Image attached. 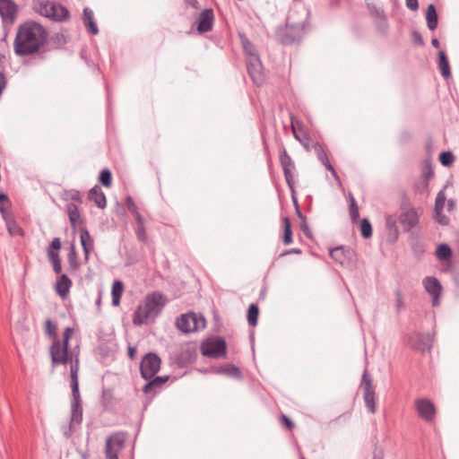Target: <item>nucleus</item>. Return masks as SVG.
<instances>
[{
    "mask_svg": "<svg viewBox=\"0 0 459 459\" xmlns=\"http://www.w3.org/2000/svg\"><path fill=\"white\" fill-rule=\"evenodd\" d=\"M45 330L46 333L52 338H56V326L53 324L50 318H48L45 322Z\"/></svg>",
    "mask_w": 459,
    "mask_h": 459,
    "instance_id": "nucleus-52",
    "label": "nucleus"
},
{
    "mask_svg": "<svg viewBox=\"0 0 459 459\" xmlns=\"http://www.w3.org/2000/svg\"><path fill=\"white\" fill-rule=\"evenodd\" d=\"M201 351L205 357L218 359L226 355L227 344L221 336L208 338L202 342Z\"/></svg>",
    "mask_w": 459,
    "mask_h": 459,
    "instance_id": "nucleus-8",
    "label": "nucleus"
},
{
    "mask_svg": "<svg viewBox=\"0 0 459 459\" xmlns=\"http://www.w3.org/2000/svg\"><path fill=\"white\" fill-rule=\"evenodd\" d=\"M88 198L100 209H104L107 206L106 195L98 185L90 189Z\"/></svg>",
    "mask_w": 459,
    "mask_h": 459,
    "instance_id": "nucleus-27",
    "label": "nucleus"
},
{
    "mask_svg": "<svg viewBox=\"0 0 459 459\" xmlns=\"http://www.w3.org/2000/svg\"><path fill=\"white\" fill-rule=\"evenodd\" d=\"M68 271L70 273H74L80 269V263L78 261L77 252L74 244L71 245L67 254Z\"/></svg>",
    "mask_w": 459,
    "mask_h": 459,
    "instance_id": "nucleus-30",
    "label": "nucleus"
},
{
    "mask_svg": "<svg viewBox=\"0 0 459 459\" xmlns=\"http://www.w3.org/2000/svg\"><path fill=\"white\" fill-rule=\"evenodd\" d=\"M446 197L445 191L440 190L437 193V195L436 196V200H435L434 212L436 214H439L440 212H443L445 204H446Z\"/></svg>",
    "mask_w": 459,
    "mask_h": 459,
    "instance_id": "nucleus-45",
    "label": "nucleus"
},
{
    "mask_svg": "<svg viewBox=\"0 0 459 459\" xmlns=\"http://www.w3.org/2000/svg\"><path fill=\"white\" fill-rule=\"evenodd\" d=\"M135 235L139 242H141L143 245H148L149 238L148 234L146 231L145 224H140L136 225L135 229Z\"/></svg>",
    "mask_w": 459,
    "mask_h": 459,
    "instance_id": "nucleus-44",
    "label": "nucleus"
},
{
    "mask_svg": "<svg viewBox=\"0 0 459 459\" xmlns=\"http://www.w3.org/2000/svg\"><path fill=\"white\" fill-rule=\"evenodd\" d=\"M281 222L283 227V236H282V242L284 245H290L292 243V230H291V223L287 216L281 217Z\"/></svg>",
    "mask_w": 459,
    "mask_h": 459,
    "instance_id": "nucleus-33",
    "label": "nucleus"
},
{
    "mask_svg": "<svg viewBox=\"0 0 459 459\" xmlns=\"http://www.w3.org/2000/svg\"><path fill=\"white\" fill-rule=\"evenodd\" d=\"M370 13L376 17L383 18L385 20L384 11L377 8L376 6L369 7Z\"/></svg>",
    "mask_w": 459,
    "mask_h": 459,
    "instance_id": "nucleus-62",
    "label": "nucleus"
},
{
    "mask_svg": "<svg viewBox=\"0 0 459 459\" xmlns=\"http://www.w3.org/2000/svg\"><path fill=\"white\" fill-rule=\"evenodd\" d=\"M348 202H349V213L351 217V221L355 223L358 221L359 218V211L357 202L351 193L348 195Z\"/></svg>",
    "mask_w": 459,
    "mask_h": 459,
    "instance_id": "nucleus-37",
    "label": "nucleus"
},
{
    "mask_svg": "<svg viewBox=\"0 0 459 459\" xmlns=\"http://www.w3.org/2000/svg\"><path fill=\"white\" fill-rule=\"evenodd\" d=\"M434 176V171L430 162H426L422 169V177L425 181V186H428L429 179Z\"/></svg>",
    "mask_w": 459,
    "mask_h": 459,
    "instance_id": "nucleus-50",
    "label": "nucleus"
},
{
    "mask_svg": "<svg viewBox=\"0 0 459 459\" xmlns=\"http://www.w3.org/2000/svg\"><path fill=\"white\" fill-rule=\"evenodd\" d=\"M177 327L183 333L202 330L206 325V320L201 314L190 312L177 318Z\"/></svg>",
    "mask_w": 459,
    "mask_h": 459,
    "instance_id": "nucleus-7",
    "label": "nucleus"
},
{
    "mask_svg": "<svg viewBox=\"0 0 459 459\" xmlns=\"http://www.w3.org/2000/svg\"><path fill=\"white\" fill-rule=\"evenodd\" d=\"M352 251L351 249H345L343 246H339L334 248H331L329 251L330 256L338 264L343 265L350 261Z\"/></svg>",
    "mask_w": 459,
    "mask_h": 459,
    "instance_id": "nucleus-23",
    "label": "nucleus"
},
{
    "mask_svg": "<svg viewBox=\"0 0 459 459\" xmlns=\"http://www.w3.org/2000/svg\"><path fill=\"white\" fill-rule=\"evenodd\" d=\"M395 297H396V311L400 312V310L404 307L403 294L400 290H396Z\"/></svg>",
    "mask_w": 459,
    "mask_h": 459,
    "instance_id": "nucleus-58",
    "label": "nucleus"
},
{
    "mask_svg": "<svg viewBox=\"0 0 459 459\" xmlns=\"http://www.w3.org/2000/svg\"><path fill=\"white\" fill-rule=\"evenodd\" d=\"M78 371H79V362H78V359H76L74 364H71V367H70L71 389H72L71 417H70L71 425L73 423L81 424L82 421V399H81L80 391H79Z\"/></svg>",
    "mask_w": 459,
    "mask_h": 459,
    "instance_id": "nucleus-5",
    "label": "nucleus"
},
{
    "mask_svg": "<svg viewBox=\"0 0 459 459\" xmlns=\"http://www.w3.org/2000/svg\"><path fill=\"white\" fill-rule=\"evenodd\" d=\"M134 218L135 220L136 225L144 224V219L140 212L137 214H134Z\"/></svg>",
    "mask_w": 459,
    "mask_h": 459,
    "instance_id": "nucleus-64",
    "label": "nucleus"
},
{
    "mask_svg": "<svg viewBox=\"0 0 459 459\" xmlns=\"http://www.w3.org/2000/svg\"><path fill=\"white\" fill-rule=\"evenodd\" d=\"M438 67L440 73L445 79L451 77V69L447 56L444 50L438 51Z\"/></svg>",
    "mask_w": 459,
    "mask_h": 459,
    "instance_id": "nucleus-31",
    "label": "nucleus"
},
{
    "mask_svg": "<svg viewBox=\"0 0 459 459\" xmlns=\"http://www.w3.org/2000/svg\"><path fill=\"white\" fill-rule=\"evenodd\" d=\"M160 364L161 359L156 353L148 352L140 363L141 377L145 380L152 378L160 370Z\"/></svg>",
    "mask_w": 459,
    "mask_h": 459,
    "instance_id": "nucleus-10",
    "label": "nucleus"
},
{
    "mask_svg": "<svg viewBox=\"0 0 459 459\" xmlns=\"http://www.w3.org/2000/svg\"><path fill=\"white\" fill-rule=\"evenodd\" d=\"M439 161L444 167L451 166L455 161V156L452 152H442L439 155Z\"/></svg>",
    "mask_w": 459,
    "mask_h": 459,
    "instance_id": "nucleus-48",
    "label": "nucleus"
},
{
    "mask_svg": "<svg viewBox=\"0 0 459 459\" xmlns=\"http://www.w3.org/2000/svg\"><path fill=\"white\" fill-rule=\"evenodd\" d=\"M385 227L387 230V242L390 244H394L399 238V230L397 227V218L395 215L388 214L385 216Z\"/></svg>",
    "mask_w": 459,
    "mask_h": 459,
    "instance_id": "nucleus-20",
    "label": "nucleus"
},
{
    "mask_svg": "<svg viewBox=\"0 0 459 459\" xmlns=\"http://www.w3.org/2000/svg\"><path fill=\"white\" fill-rule=\"evenodd\" d=\"M196 352L189 347L181 348L176 356L178 364L186 367L195 360Z\"/></svg>",
    "mask_w": 459,
    "mask_h": 459,
    "instance_id": "nucleus-25",
    "label": "nucleus"
},
{
    "mask_svg": "<svg viewBox=\"0 0 459 459\" xmlns=\"http://www.w3.org/2000/svg\"><path fill=\"white\" fill-rule=\"evenodd\" d=\"M114 394L111 388H103L101 392L100 403L103 408L109 409L114 405Z\"/></svg>",
    "mask_w": 459,
    "mask_h": 459,
    "instance_id": "nucleus-38",
    "label": "nucleus"
},
{
    "mask_svg": "<svg viewBox=\"0 0 459 459\" xmlns=\"http://www.w3.org/2000/svg\"><path fill=\"white\" fill-rule=\"evenodd\" d=\"M61 248V240L59 238H55L47 248L48 257L53 266L55 273L61 274L62 263L59 255Z\"/></svg>",
    "mask_w": 459,
    "mask_h": 459,
    "instance_id": "nucleus-15",
    "label": "nucleus"
},
{
    "mask_svg": "<svg viewBox=\"0 0 459 459\" xmlns=\"http://www.w3.org/2000/svg\"><path fill=\"white\" fill-rule=\"evenodd\" d=\"M360 386L363 390V399L366 407L369 412L375 413L377 411L376 386L374 385L372 377L367 368L362 374Z\"/></svg>",
    "mask_w": 459,
    "mask_h": 459,
    "instance_id": "nucleus-9",
    "label": "nucleus"
},
{
    "mask_svg": "<svg viewBox=\"0 0 459 459\" xmlns=\"http://www.w3.org/2000/svg\"><path fill=\"white\" fill-rule=\"evenodd\" d=\"M218 372L227 375L229 377L237 378V379H239L242 377V373H241L240 369L237 366H235L234 364H231V363L226 364V365L221 367L218 369Z\"/></svg>",
    "mask_w": 459,
    "mask_h": 459,
    "instance_id": "nucleus-34",
    "label": "nucleus"
},
{
    "mask_svg": "<svg viewBox=\"0 0 459 459\" xmlns=\"http://www.w3.org/2000/svg\"><path fill=\"white\" fill-rule=\"evenodd\" d=\"M259 316V307L257 304L252 303L248 306L247 319L250 326L255 327L257 325Z\"/></svg>",
    "mask_w": 459,
    "mask_h": 459,
    "instance_id": "nucleus-36",
    "label": "nucleus"
},
{
    "mask_svg": "<svg viewBox=\"0 0 459 459\" xmlns=\"http://www.w3.org/2000/svg\"><path fill=\"white\" fill-rule=\"evenodd\" d=\"M452 249L451 247L445 243L439 244L436 250V256L437 259L441 261H448L452 257Z\"/></svg>",
    "mask_w": 459,
    "mask_h": 459,
    "instance_id": "nucleus-39",
    "label": "nucleus"
},
{
    "mask_svg": "<svg viewBox=\"0 0 459 459\" xmlns=\"http://www.w3.org/2000/svg\"><path fill=\"white\" fill-rule=\"evenodd\" d=\"M288 187L291 194V201L293 203L294 208L297 209V207H299V202H298V198L296 195L295 185H291V186H288Z\"/></svg>",
    "mask_w": 459,
    "mask_h": 459,
    "instance_id": "nucleus-60",
    "label": "nucleus"
},
{
    "mask_svg": "<svg viewBox=\"0 0 459 459\" xmlns=\"http://www.w3.org/2000/svg\"><path fill=\"white\" fill-rule=\"evenodd\" d=\"M6 226L8 232L11 236H21L24 235V230L21 226L17 224L15 221H7Z\"/></svg>",
    "mask_w": 459,
    "mask_h": 459,
    "instance_id": "nucleus-46",
    "label": "nucleus"
},
{
    "mask_svg": "<svg viewBox=\"0 0 459 459\" xmlns=\"http://www.w3.org/2000/svg\"><path fill=\"white\" fill-rule=\"evenodd\" d=\"M279 160L288 186L295 185L293 174L296 169L295 163L285 148L280 150Z\"/></svg>",
    "mask_w": 459,
    "mask_h": 459,
    "instance_id": "nucleus-13",
    "label": "nucleus"
},
{
    "mask_svg": "<svg viewBox=\"0 0 459 459\" xmlns=\"http://www.w3.org/2000/svg\"><path fill=\"white\" fill-rule=\"evenodd\" d=\"M66 212L68 213L69 221L73 229L83 223L79 207L74 203L66 204Z\"/></svg>",
    "mask_w": 459,
    "mask_h": 459,
    "instance_id": "nucleus-28",
    "label": "nucleus"
},
{
    "mask_svg": "<svg viewBox=\"0 0 459 459\" xmlns=\"http://www.w3.org/2000/svg\"><path fill=\"white\" fill-rule=\"evenodd\" d=\"M81 245L83 250V260L84 263H88L90 259L91 251L93 249L94 243L93 239L86 228L81 230Z\"/></svg>",
    "mask_w": 459,
    "mask_h": 459,
    "instance_id": "nucleus-22",
    "label": "nucleus"
},
{
    "mask_svg": "<svg viewBox=\"0 0 459 459\" xmlns=\"http://www.w3.org/2000/svg\"><path fill=\"white\" fill-rule=\"evenodd\" d=\"M299 229L307 238H312V231L308 226L307 218H302L299 221Z\"/></svg>",
    "mask_w": 459,
    "mask_h": 459,
    "instance_id": "nucleus-53",
    "label": "nucleus"
},
{
    "mask_svg": "<svg viewBox=\"0 0 459 459\" xmlns=\"http://www.w3.org/2000/svg\"><path fill=\"white\" fill-rule=\"evenodd\" d=\"M247 70L252 82L260 86L264 81L263 65L258 55H252L247 59Z\"/></svg>",
    "mask_w": 459,
    "mask_h": 459,
    "instance_id": "nucleus-12",
    "label": "nucleus"
},
{
    "mask_svg": "<svg viewBox=\"0 0 459 459\" xmlns=\"http://www.w3.org/2000/svg\"><path fill=\"white\" fill-rule=\"evenodd\" d=\"M301 253H302V250L300 248H290L289 250H285L282 253H281L280 256L282 257V256H285L288 255H292V254L300 255Z\"/></svg>",
    "mask_w": 459,
    "mask_h": 459,
    "instance_id": "nucleus-63",
    "label": "nucleus"
},
{
    "mask_svg": "<svg viewBox=\"0 0 459 459\" xmlns=\"http://www.w3.org/2000/svg\"><path fill=\"white\" fill-rule=\"evenodd\" d=\"M112 173L109 169H103L99 175L98 180L104 187H110L112 186Z\"/></svg>",
    "mask_w": 459,
    "mask_h": 459,
    "instance_id": "nucleus-41",
    "label": "nucleus"
},
{
    "mask_svg": "<svg viewBox=\"0 0 459 459\" xmlns=\"http://www.w3.org/2000/svg\"><path fill=\"white\" fill-rule=\"evenodd\" d=\"M169 376H154L152 378L147 380L148 382L143 387V392L145 394L155 395L163 388V385L169 380Z\"/></svg>",
    "mask_w": 459,
    "mask_h": 459,
    "instance_id": "nucleus-19",
    "label": "nucleus"
},
{
    "mask_svg": "<svg viewBox=\"0 0 459 459\" xmlns=\"http://www.w3.org/2000/svg\"><path fill=\"white\" fill-rule=\"evenodd\" d=\"M411 338H416L419 341V344L417 346L420 350H430L431 348V339L429 334H421V333H415Z\"/></svg>",
    "mask_w": 459,
    "mask_h": 459,
    "instance_id": "nucleus-43",
    "label": "nucleus"
},
{
    "mask_svg": "<svg viewBox=\"0 0 459 459\" xmlns=\"http://www.w3.org/2000/svg\"><path fill=\"white\" fill-rule=\"evenodd\" d=\"M72 285L73 281L66 274H60L56 280L55 290L62 299H65Z\"/></svg>",
    "mask_w": 459,
    "mask_h": 459,
    "instance_id": "nucleus-24",
    "label": "nucleus"
},
{
    "mask_svg": "<svg viewBox=\"0 0 459 459\" xmlns=\"http://www.w3.org/2000/svg\"><path fill=\"white\" fill-rule=\"evenodd\" d=\"M126 435L122 432H116L108 436L105 444L106 459H119L118 454L125 446Z\"/></svg>",
    "mask_w": 459,
    "mask_h": 459,
    "instance_id": "nucleus-11",
    "label": "nucleus"
},
{
    "mask_svg": "<svg viewBox=\"0 0 459 459\" xmlns=\"http://www.w3.org/2000/svg\"><path fill=\"white\" fill-rule=\"evenodd\" d=\"M411 41L416 46H424L425 42L421 34L418 30H413L411 34Z\"/></svg>",
    "mask_w": 459,
    "mask_h": 459,
    "instance_id": "nucleus-55",
    "label": "nucleus"
},
{
    "mask_svg": "<svg viewBox=\"0 0 459 459\" xmlns=\"http://www.w3.org/2000/svg\"><path fill=\"white\" fill-rule=\"evenodd\" d=\"M6 204H10L8 195L6 194L0 193V212L3 215H4Z\"/></svg>",
    "mask_w": 459,
    "mask_h": 459,
    "instance_id": "nucleus-57",
    "label": "nucleus"
},
{
    "mask_svg": "<svg viewBox=\"0 0 459 459\" xmlns=\"http://www.w3.org/2000/svg\"><path fill=\"white\" fill-rule=\"evenodd\" d=\"M238 36L240 39L242 48L245 53L247 54V57L251 56L252 55H258L256 53L254 44L247 39L245 33H239Z\"/></svg>",
    "mask_w": 459,
    "mask_h": 459,
    "instance_id": "nucleus-40",
    "label": "nucleus"
},
{
    "mask_svg": "<svg viewBox=\"0 0 459 459\" xmlns=\"http://www.w3.org/2000/svg\"><path fill=\"white\" fill-rule=\"evenodd\" d=\"M415 409L419 417L427 422L432 421L436 417V407L428 398H420L415 400Z\"/></svg>",
    "mask_w": 459,
    "mask_h": 459,
    "instance_id": "nucleus-14",
    "label": "nucleus"
},
{
    "mask_svg": "<svg viewBox=\"0 0 459 459\" xmlns=\"http://www.w3.org/2000/svg\"><path fill=\"white\" fill-rule=\"evenodd\" d=\"M0 15L5 21L13 22L17 15V5L13 0H0Z\"/></svg>",
    "mask_w": 459,
    "mask_h": 459,
    "instance_id": "nucleus-21",
    "label": "nucleus"
},
{
    "mask_svg": "<svg viewBox=\"0 0 459 459\" xmlns=\"http://www.w3.org/2000/svg\"><path fill=\"white\" fill-rule=\"evenodd\" d=\"M124 290L123 282L120 281H115L112 285L111 295H112V305L117 307L120 304L121 296Z\"/></svg>",
    "mask_w": 459,
    "mask_h": 459,
    "instance_id": "nucleus-35",
    "label": "nucleus"
},
{
    "mask_svg": "<svg viewBox=\"0 0 459 459\" xmlns=\"http://www.w3.org/2000/svg\"><path fill=\"white\" fill-rule=\"evenodd\" d=\"M63 198L65 200H72V201L77 202L78 204L82 203V198L81 193L76 189L65 190L64 192Z\"/></svg>",
    "mask_w": 459,
    "mask_h": 459,
    "instance_id": "nucleus-49",
    "label": "nucleus"
},
{
    "mask_svg": "<svg viewBox=\"0 0 459 459\" xmlns=\"http://www.w3.org/2000/svg\"><path fill=\"white\" fill-rule=\"evenodd\" d=\"M48 32L40 23L26 21L19 25L13 41V51L18 56L39 53L48 44Z\"/></svg>",
    "mask_w": 459,
    "mask_h": 459,
    "instance_id": "nucleus-1",
    "label": "nucleus"
},
{
    "mask_svg": "<svg viewBox=\"0 0 459 459\" xmlns=\"http://www.w3.org/2000/svg\"><path fill=\"white\" fill-rule=\"evenodd\" d=\"M422 284L425 290L432 298V306L437 307L439 305V299L442 292V285L440 281L433 276H427L423 279Z\"/></svg>",
    "mask_w": 459,
    "mask_h": 459,
    "instance_id": "nucleus-16",
    "label": "nucleus"
},
{
    "mask_svg": "<svg viewBox=\"0 0 459 459\" xmlns=\"http://www.w3.org/2000/svg\"><path fill=\"white\" fill-rule=\"evenodd\" d=\"M426 21L428 28L430 30H434L437 29L438 23V17L436 6L433 4L428 5L426 13Z\"/></svg>",
    "mask_w": 459,
    "mask_h": 459,
    "instance_id": "nucleus-32",
    "label": "nucleus"
},
{
    "mask_svg": "<svg viewBox=\"0 0 459 459\" xmlns=\"http://www.w3.org/2000/svg\"><path fill=\"white\" fill-rule=\"evenodd\" d=\"M214 23V14L212 9H204L201 12L197 19V31L204 33L212 30Z\"/></svg>",
    "mask_w": 459,
    "mask_h": 459,
    "instance_id": "nucleus-18",
    "label": "nucleus"
},
{
    "mask_svg": "<svg viewBox=\"0 0 459 459\" xmlns=\"http://www.w3.org/2000/svg\"><path fill=\"white\" fill-rule=\"evenodd\" d=\"M37 11L42 16L59 22H65L70 17L67 8L55 1L42 0L39 4Z\"/></svg>",
    "mask_w": 459,
    "mask_h": 459,
    "instance_id": "nucleus-6",
    "label": "nucleus"
},
{
    "mask_svg": "<svg viewBox=\"0 0 459 459\" xmlns=\"http://www.w3.org/2000/svg\"><path fill=\"white\" fill-rule=\"evenodd\" d=\"M399 221L404 232H410L419 224V214L416 209L409 208L401 212Z\"/></svg>",
    "mask_w": 459,
    "mask_h": 459,
    "instance_id": "nucleus-17",
    "label": "nucleus"
},
{
    "mask_svg": "<svg viewBox=\"0 0 459 459\" xmlns=\"http://www.w3.org/2000/svg\"><path fill=\"white\" fill-rule=\"evenodd\" d=\"M167 304V298L160 291H153L145 296L143 304L139 305L133 315V323L135 325L147 324L154 320L163 310Z\"/></svg>",
    "mask_w": 459,
    "mask_h": 459,
    "instance_id": "nucleus-2",
    "label": "nucleus"
},
{
    "mask_svg": "<svg viewBox=\"0 0 459 459\" xmlns=\"http://www.w3.org/2000/svg\"><path fill=\"white\" fill-rule=\"evenodd\" d=\"M280 423L288 430H292L294 428L293 421L285 414L280 416Z\"/></svg>",
    "mask_w": 459,
    "mask_h": 459,
    "instance_id": "nucleus-56",
    "label": "nucleus"
},
{
    "mask_svg": "<svg viewBox=\"0 0 459 459\" xmlns=\"http://www.w3.org/2000/svg\"><path fill=\"white\" fill-rule=\"evenodd\" d=\"M290 125H291V128H292V132H293V134L295 136V138L299 141H301L299 137V134L297 133V129L299 128V130L301 129V126H302V123L296 119L295 117L293 115L290 116Z\"/></svg>",
    "mask_w": 459,
    "mask_h": 459,
    "instance_id": "nucleus-54",
    "label": "nucleus"
},
{
    "mask_svg": "<svg viewBox=\"0 0 459 459\" xmlns=\"http://www.w3.org/2000/svg\"><path fill=\"white\" fill-rule=\"evenodd\" d=\"M126 205L127 210L133 214V216L140 212L138 206L136 205L131 195H127L126 197Z\"/></svg>",
    "mask_w": 459,
    "mask_h": 459,
    "instance_id": "nucleus-51",
    "label": "nucleus"
},
{
    "mask_svg": "<svg viewBox=\"0 0 459 459\" xmlns=\"http://www.w3.org/2000/svg\"><path fill=\"white\" fill-rule=\"evenodd\" d=\"M74 333L72 327H66L63 333V340H54L50 346V356L53 366L65 365L68 362L74 364L73 354L69 351V340Z\"/></svg>",
    "mask_w": 459,
    "mask_h": 459,
    "instance_id": "nucleus-3",
    "label": "nucleus"
},
{
    "mask_svg": "<svg viewBox=\"0 0 459 459\" xmlns=\"http://www.w3.org/2000/svg\"><path fill=\"white\" fill-rule=\"evenodd\" d=\"M83 23L92 35L99 33V29L94 22L93 12L89 7L83 8Z\"/></svg>",
    "mask_w": 459,
    "mask_h": 459,
    "instance_id": "nucleus-29",
    "label": "nucleus"
},
{
    "mask_svg": "<svg viewBox=\"0 0 459 459\" xmlns=\"http://www.w3.org/2000/svg\"><path fill=\"white\" fill-rule=\"evenodd\" d=\"M405 4L411 11H417L419 9L418 0H405Z\"/></svg>",
    "mask_w": 459,
    "mask_h": 459,
    "instance_id": "nucleus-61",
    "label": "nucleus"
},
{
    "mask_svg": "<svg viewBox=\"0 0 459 459\" xmlns=\"http://www.w3.org/2000/svg\"><path fill=\"white\" fill-rule=\"evenodd\" d=\"M306 33V22H290L287 18L284 25H280L275 30V37L282 45H292L299 42Z\"/></svg>",
    "mask_w": 459,
    "mask_h": 459,
    "instance_id": "nucleus-4",
    "label": "nucleus"
},
{
    "mask_svg": "<svg viewBox=\"0 0 459 459\" xmlns=\"http://www.w3.org/2000/svg\"><path fill=\"white\" fill-rule=\"evenodd\" d=\"M314 150L316 152L318 160L322 162L325 169L329 170L336 179H339L338 174L335 171L333 165L331 164V162L329 161L327 153L325 151L323 145L320 144L319 143H316L314 144Z\"/></svg>",
    "mask_w": 459,
    "mask_h": 459,
    "instance_id": "nucleus-26",
    "label": "nucleus"
},
{
    "mask_svg": "<svg viewBox=\"0 0 459 459\" xmlns=\"http://www.w3.org/2000/svg\"><path fill=\"white\" fill-rule=\"evenodd\" d=\"M5 56L0 53V96L7 85V78L5 75Z\"/></svg>",
    "mask_w": 459,
    "mask_h": 459,
    "instance_id": "nucleus-42",
    "label": "nucleus"
},
{
    "mask_svg": "<svg viewBox=\"0 0 459 459\" xmlns=\"http://www.w3.org/2000/svg\"><path fill=\"white\" fill-rule=\"evenodd\" d=\"M435 219L436 221L441 224V225H447L449 223V218L447 216H446L443 212H440L439 214H436L435 213Z\"/></svg>",
    "mask_w": 459,
    "mask_h": 459,
    "instance_id": "nucleus-59",
    "label": "nucleus"
},
{
    "mask_svg": "<svg viewBox=\"0 0 459 459\" xmlns=\"http://www.w3.org/2000/svg\"><path fill=\"white\" fill-rule=\"evenodd\" d=\"M360 233L364 238H368L372 236V226L367 218L362 219L360 221Z\"/></svg>",
    "mask_w": 459,
    "mask_h": 459,
    "instance_id": "nucleus-47",
    "label": "nucleus"
}]
</instances>
